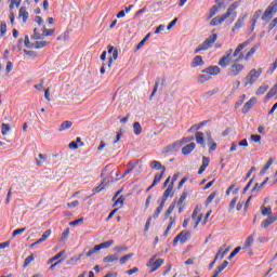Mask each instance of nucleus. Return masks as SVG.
<instances>
[{"label": "nucleus", "mask_w": 277, "mask_h": 277, "mask_svg": "<svg viewBox=\"0 0 277 277\" xmlns=\"http://www.w3.org/2000/svg\"><path fill=\"white\" fill-rule=\"evenodd\" d=\"M249 44H250V41H243L242 43L238 44L237 48L235 49L233 53V57H237V58L232 61L228 65L229 66L227 69L228 77H239L242 70H246V65L241 64V60H245V62H248L250 57H252V55H254L256 51H259V47H261V44L256 43L250 49V51L246 55H243V53H241V50L246 49V47H248Z\"/></svg>", "instance_id": "1"}, {"label": "nucleus", "mask_w": 277, "mask_h": 277, "mask_svg": "<svg viewBox=\"0 0 277 277\" xmlns=\"http://www.w3.org/2000/svg\"><path fill=\"white\" fill-rule=\"evenodd\" d=\"M237 8H239L238 1L232 3L225 14L221 16H215L214 18L211 19L210 27H217V25H222V23H224L226 18H230V16H233L230 23H233L237 18V12H236Z\"/></svg>", "instance_id": "2"}, {"label": "nucleus", "mask_w": 277, "mask_h": 277, "mask_svg": "<svg viewBox=\"0 0 277 277\" xmlns=\"http://www.w3.org/2000/svg\"><path fill=\"white\" fill-rule=\"evenodd\" d=\"M261 75H263V68L251 69L245 77V87L248 88V85H254Z\"/></svg>", "instance_id": "3"}, {"label": "nucleus", "mask_w": 277, "mask_h": 277, "mask_svg": "<svg viewBox=\"0 0 277 277\" xmlns=\"http://www.w3.org/2000/svg\"><path fill=\"white\" fill-rule=\"evenodd\" d=\"M276 12H277V0H274L264 11L262 15V21H264L265 23H269V19L274 18V14H276Z\"/></svg>", "instance_id": "4"}, {"label": "nucleus", "mask_w": 277, "mask_h": 277, "mask_svg": "<svg viewBox=\"0 0 277 277\" xmlns=\"http://www.w3.org/2000/svg\"><path fill=\"white\" fill-rule=\"evenodd\" d=\"M116 242L114 240H108L105 242H102L97 246H94L92 250H89L87 252V256H92L93 254H96L100 250H106L107 248H111Z\"/></svg>", "instance_id": "5"}, {"label": "nucleus", "mask_w": 277, "mask_h": 277, "mask_svg": "<svg viewBox=\"0 0 277 277\" xmlns=\"http://www.w3.org/2000/svg\"><path fill=\"white\" fill-rule=\"evenodd\" d=\"M163 263H166L163 259H156L155 256L149 259L147 262V267H151L149 273L155 274V272H157V269H159Z\"/></svg>", "instance_id": "6"}, {"label": "nucleus", "mask_w": 277, "mask_h": 277, "mask_svg": "<svg viewBox=\"0 0 277 277\" xmlns=\"http://www.w3.org/2000/svg\"><path fill=\"white\" fill-rule=\"evenodd\" d=\"M230 60H233V49L227 50L225 55L220 58L219 66L221 68H228L230 66Z\"/></svg>", "instance_id": "7"}, {"label": "nucleus", "mask_w": 277, "mask_h": 277, "mask_svg": "<svg viewBox=\"0 0 277 277\" xmlns=\"http://www.w3.org/2000/svg\"><path fill=\"white\" fill-rule=\"evenodd\" d=\"M200 207L198 206H196L193 211L192 220L195 222L194 228H198V225L202 222L203 214L200 213Z\"/></svg>", "instance_id": "8"}, {"label": "nucleus", "mask_w": 277, "mask_h": 277, "mask_svg": "<svg viewBox=\"0 0 277 277\" xmlns=\"http://www.w3.org/2000/svg\"><path fill=\"white\" fill-rule=\"evenodd\" d=\"M108 54L111 55L108 60V68H111V64L118 60V49L114 45H108Z\"/></svg>", "instance_id": "9"}, {"label": "nucleus", "mask_w": 277, "mask_h": 277, "mask_svg": "<svg viewBox=\"0 0 277 277\" xmlns=\"http://www.w3.org/2000/svg\"><path fill=\"white\" fill-rule=\"evenodd\" d=\"M246 18H248V14H245L238 17V19L236 21L235 25L232 28L233 34H235L236 31H239L241 27H243L246 23Z\"/></svg>", "instance_id": "10"}, {"label": "nucleus", "mask_w": 277, "mask_h": 277, "mask_svg": "<svg viewBox=\"0 0 277 277\" xmlns=\"http://www.w3.org/2000/svg\"><path fill=\"white\" fill-rule=\"evenodd\" d=\"M217 40V34H212L202 43L206 51H209L210 47H213L214 42Z\"/></svg>", "instance_id": "11"}, {"label": "nucleus", "mask_w": 277, "mask_h": 277, "mask_svg": "<svg viewBox=\"0 0 277 277\" xmlns=\"http://www.w3.org/2000/svg\"><path fill=\"white\" fill-rule=\"evenodd\" d=\"M120 260V255L117 253L108 254L103 258V263H106L107 265H114V263H118Z\"/></svg>", "instance_id": "12"}, {"label": "nucleus", "mask_w": 277, "mask_h": 277, "mask_svg": "<svg viewBox=\"0 0 277 277\" xmlns=\"http://www.w3.org/2000/svg\"><path fill=\"white\" fill-rule=\"evenodd\" d=\"M256 105V97L250 98L242 107V114H248Z\"/></svg>", "instance_id": "13"}, {"label": "nucleus", "mask_w": 277, "mask_h": 277, "mask_svg": "<svg viewBox=\"0 0 277 277\" xmlns=\"http://www.w3.org/2000/svg\"><path fill=\"white\" fill-rule=\"evenodd\" d=\"M202 72H206L207 75L216 76V75H220V72H222V69H220V67L215 65V66H210L203 69Z\"/></svg>", "instance_id": "14"}, {"label": "nucleus", "mask_w": 277, "mask_h": 277, "mask_svg": "<svg viewBox=\"0 0 277 277\" xmlns=\"http://www.w3.org/2000/svg\"><path fill=\"white\" fill-rule=\"evenodd\" d=\"M195 149H196V143H189L182 148V155L184 156L192 155V153H194Z\"/></svg>", "instance_id": "15"}, {"label": "nucleus", "mask_w": 277, "mask_h": 277, "mask_svg": "<svg viewBox=\"0 0 277 277\" xmlns=\"http://www.w3.org/2000/svg\"><path fill=\"white\" fill-rule=\"evenodd\" d=\"M150 168L153 169V170H162L161 172H160V174H162V176L166 174V168L161 164V162H159L158 160H153L151 162H150Z\"/></svg>", "instance_id": "16"}, {"label": "nucleus", "mask_w": 277, "mask_h": 277, "mask_svg": "<svg viewBox=\"0 0 277 277\" xmlns=\"http://www.w3.org/2000/svg\"><path fill=\"white\" fill-rule=\"evenodd\" d=\"M161 179H163V173L156 174L151 185L146 189V192H150V189H153L154 187H157V185L161 183Z\"/></svg>", "instance_id": "17"}, {"label": "nucleus", "mask_w": 277, "mask_h": 277, "mask_svg": "<svg viewBox=\"0 0 277 277\" xmlns=\"http://www.w3.org/2000/svg\"><path fill=\"white\" fill-rule=\"evenodd\" d=\"M198 66H205V60L201 55L195 56L192 62V68H198Z\"/></svg>", "instance_id": "18"}, {"label": "nucleus", "mask_w": 277, "mask_h": 277, "mask_svg": "<svg viewBox=\"0 0 277 277\" xmlns=\"http://www.w3.org/2000/svg\"><path fill=\"white\" fill-rule=\"evenodd\" d=\"M206 135L208 137V144H210L209 153H213L217 148V143L213 141V137L211 136V132H206Z\"/></svg>", "instance_id": "19"}, {"label": "nucleus", "mask_w": 277, "mask_h": 277, "mask_svg": "<svg viewBox=\"0 0 277 277\" xmlns=\"http://www.w3.org/2000/svg\"><path fill=\"white\" fill-rule=\"evenodd\" d=\"M211 159L207 156L202 157V164L198 170V174H202L205 172V170H207V168H209V163H210Z\"/></svg>", "instance_id": "20"}, {"label": "nucleus", "mask_w": 277, "mask_h": 277, "mask_svg": "<svg viewBox=\"0 0 277 277\" xmlns=\"http://www.w3.org/2000/svg\"><path fill=\"white\" fill-rule=\"evenodd\" d=\"M18 18H22L23 23H27L29 18V12H27V8L22 6L18 12Z\"/></svg>", "instance_id": "21"}, {"label": "nucleus", "mask_w": 277, "mask_h": 277, "mask_svg": "<svg viewBox=\"0 0 277 277\" xmlns=\"http://www.w3.org/2000/svg\"><path fill=\"white\" fill-rule=\"evenodd\" d=\"M81 146H83V141H81V137H77L76 141L69 143V148L71 150H77V148Z\"/></svg>", "instance_id": "22"}, {"label": "nucleus", "mask_w": 277, "mask_h": 277, "mask_svg": "<svg viewBox=\"0 0 277 277\" xmlns=\"http://www.w3.org/2000/svg\"><path fill=\"white\" fill-rule=\"evenodd\" d=\"M276 216H268V219L262 221V228H268L269 226H272V224H274V222H276Z\"/></svg>", "instance_id": "23"}, {"label": "nucleus", "mask_w": 277, "mask_h": 277, "mask_svg": "<svg viewBox=\"0 0 277 277\" xmlns=\"http://www.w3.org/2000/svg\"><path fill=\"white\" fill-rule=\"evenodd\" d=\"M220 92V88H214L211 91H207L201 95V98H211V96H215Z\"/></svg>", "instance_id": "24"}, {"label": "nucleus", "mask_w": 277, "mask_h": 277, "mask_svg": "<svg viewBox=\"0 0 277 277\" xmlns=\"http://www.w3.org/2000/svg\"><path fill=\"white\" fill-rule=\"evenodd\" d=\"M195 140H196L197 144H200V146H202V148H205V133L196 132Z\"/></svg>", "instance_id": "25"}, {"label": "nucleus", "mask_w": 277, "mask_h": 277, "mask_svg": "<svg viewBox=\"0 0 277 277\" xmlns=\"http://www.w3.org/2000/svg\"><path fill=\"white\" fill-rule=\"evenodd\" d=\"M173 189H174V182H171V184L164 190L162 198H164V200H168V198L172 196Z\"/></svg>", "instance_id": "26"}, {"label": "nucleus", "mask_w": 277, "mask_h": 277, "mask_svg": "<svg viewBox=\"0 0 277 277\" xmlns=\"http://www.w3.org/2000/svg\"><path fill=\"white\" fill-rule=\"evenodd\" d=\"M192 235L189 232H181L176 237L180 240V243H185Z\"/></svg>", "instance_id": "27"}, {"label": "nucleus", "mask_w": 277, "mask_h": 277, "mask_svg": "<svg viewBox=\"0 0 277 277\" xmlns=\"http://www.w3.org/2000/svg\"><path fill=\"white\" fill-rule=\"evenodd\" d=\"M274 163V158H269L266 162V164L264 166V168L260 171V176H263L264 174L267 173V170H269V168H272V164Z\"/></svg>", "instance_id": "28"}, {"label": "nucleus", "mask_w": 277, "mask_h": 277, "mask_svg": "<svg viewBox=\"0 0 277 277\" xmlns=\"http://www.w3.org/2000/svg\"><path fill=\"white\" fill-rule=\"evenodd\" d=\"M261 14H263L262 10H258L254 12L253 17H252V27H256V23L261 18Z\"/></svg>", "instance_id": "29"}, {"label": "nucleus", "mask_w": 277, "mask_h": 277, "mask_svg": "<svg viewBox=\"0 0 277 277\" xmlns=\"http://www.w3.org/2000/svg\"><path fill=\"white\" fill-rule=\"evenodd\" d=\"M64 254H66V251L58 252L56 255L48 260V265H51V263H55V261H60V259H62Z\"/></svg>", "instance_id": "30"}, {"label": "nucleus", "mask_w": 277, "mask_h": 277, "mask_svg": "<svg viewBox=\"0 0 277 277\" xmlns=\"http://www.w3.org/2000/svg\"><path fill=\"white\" fill-rule=\"evenodd\" d=\"M44 47H49V41H36L31 49H44Z\"/></svg>", "instance_id": "31"}, {"label": "nucleus", "mask_w": 277, "mask_h": 277, "mask_svg": "<svg viewBox=\"0 0 277 277\" xmlns=\"http://www.w3.org/2000/svg\"><path fill=\"white\" fill-rule=\"evenodd\" d=\"M169 221H170V223H169V225L167 226V229H166V232H164V237H168V235H169V233H170V230H172V226H174V224H176V219H174V217H170L169 219Z\"/></svg>", "instance_id": "32"}, {"label": "nucleus", "mask_w": 277, "mask_h": 277, "mask_svg": "<svg viewBox=\"0 0 277 277\" xmlns=\"http://www.w3.org/2000/svg\"><path fill=\"white\" fill-rule=\"evenodd\" d=\"M51 237V229L45 230L41 238L37 240V243H43V241H47Z\"/></svg>", "instance_id": "33"}, {"label": "nucleus", "mask_w": 277, "mask_h": 277, "mask_svg": "<svg viewBox=\"0 0 277 277\" xmlns=\"http://www.w3.org/2000/svg\"><path fill=\"white\" fill-rule=\"evenodd\" d=\"M105 187H107V179H104L102 183L94 188L95 194H101Z\"/></svg>", "instance_id": "34"}, {"label": "nucleus", "mask_w": 277, "mask_h": 277, "mask_svg": "<svg viewBox=\"0 0 277 277\" xmlns=\"http://www.w3.org/2000/svg\"><path fill=\"white\" fill-rule=\"evenodd\" d=\"M267 90H269V87L267 84H262L261 87H259L255 94H256V96H263V94H265V92H267Z\"/></svg>", "instance_id": "35"}, {"label": "nucleus", "mask_w": 277, "mask_h": 277, "mask_svg": "<svg viewBox=\"0 0 277 277\" xmlns=\"http://www.w3.org/2000/svg\"><path fill=\"white\" fill-rule=\"evenodd\" d=\"M72 127V121H64L61 123L58 131H68Z\"/></svg>", "instance_id": "36"}, {"label": "nucleus", "mask_w": 277, "mask_h": 277, "mask_svg": "<svg viewBox=\"0 0 277 277\" xmlns=\"http://www.w3.org/2000/svg\"><path fill=\"white\" fill-rule=\"evenodd\" d=\"M134 135H142V124L140 122L133 123Z\"/></svg>", "instance_id": "37"}, {"label": "nucleus", "mask_w": 277, "mask_h": 277, "mask_svg": "<svg viewBox=\"0 0 277 277\" xmlns=\"http://www.w3.org/2000/svg\"><path fill=\"white\" fill-rule=\"evenodd\" d=\"M134 254L133 253H129L127 255H123L122 258L119 259V263L120 265H124V263H127L128 261H130V259H133Z\"/></svg>", "instance_id": "38"}, {"label": "nucleus", "mask_w": 277, "mask_h": 277, "mask_svg": "<svg viewBox=\"0 0 277 277\" xmlns=\"http://www.w3.org/2000/svg\"><path fill=\"white\" fill-rule=\"evenodd\" d=\"M9 1H10V5H9L10 10H14V5L15 8H21V3L23 2V0H9Z\"/></svg>", "instance_id": "39"}, {"label": "nucleus", "mask_w": 277, "mask_h": 277, "mask_svg": "<svg viewBox=\"0 0 277 277\" xmlns=\"http://www.w3.org/2000/svg\"><path fill=\"white\" fill-rule=\"evenodd\" d=\"M252 243H254V234H252L251 236H249L247 238V240L245 241V246L243 248H250L252 246Z\"/></svg>", "instance_id": "40"}, {"label": "nucleus", "mask_w": 277, "mask_h": 277, "mask_svg": "<svg viewBox=\"0 0 277 277\" xmlns=\"http://www.w3.org/2000/svg\"><path fill=\"white\" fill-rule=\"evenodd\" d=\"M36 255L30 254L29 256H27L24 261V265L23 267H29V265L31 264L32 261H35Z\"/></svg>", "instance_id": "41"}, {"label": "nucleus", "mask_w": 277, "mask_h": 277, "mask_svg": "<svg viewBox=\"0 0 277 277\" xmlns=\"http://www.w3.org/2000/svg\"><path fill=\"white\" fill-rule=\"evenodd\" d=\"M175 207H176V205L174 202L169 206L168 210L164 213L166 220H168L170 217V215H172V211H174Z\"/></svg>", "instance_id": "42"}, {"label": "nucleus", "mask_w": 277, "mask_h": 277, "mask_svg": "<svg viewBox=\"0 0 277 277\" xmlns=\"http://www.w3.org/2000/svg\"><path fill=\"white\" fill-rule=\"evenodd\" d=\"M126 200H127V197L121 195L117 200H115V203L113 205V207H118V205H120V207H122L124 205Z\"/></svg>", "instance_id": "43"}, {"label": "nucleus", "mask_w": 277, "mask_h": 277, "mask_svg": "<svg viewBox=\"0 0 277 277\" xmlns=\"http://www.w3.org/2000/svg\"><path fill=\"white\" fill-rule=\"evenodd\" d=\"M239 252H241V247H236L233 250V252L229 254L228 261H233V259H235V256H237V254H239Z\"/></svg>", "instance_id": "44"}, {"label": "nucleus", "mask_w": 277, "mask_h": 277, "mask_svg": "<svg viewBox=\"0 0 277 277\" xmlns=\"http://www.w3.org/2000/svg\"><path fill=\"white\" fill-rule=\"evenodd\" d=\"M187 196H189V192L184 190L177 201V205H183V202H185V200H187Z\"/></svg>", "instance_id": "45"}, {"label": "nucleus", "mask_w": 277, "mask_h": 277, "mask_svg": "<svg viewBox=\"0 0 277 277\" xmlns=\"http://www.w3.org/2000/svg\"><path fill=\"white\" fill-rule=\"evenodd\" d=\"M25 55L29 57L30 60H36L38 57V53L30 51V50H24Z\"/></svg>", "instance_id": "46"}, {"label": "nucleus", "mask_w": 277, "mask_h": 277, "mask_svg": "<svg viewBox=\"0 0 277 277\" xmlns=\"http://www.w3.org/2000/svg\"><path fill=\"white\" fill-rule=\"evenodd\" d=\"M217 196V193H212L208 196V198L206 199V207H209V205H211V202H213V200L215 199V197Z\"/></svg>", "instance_id": "47"}, {"label": "nucleus", "mask_w": 277, "mask_h": 277, "mask_svg": "<svg viewBox=\"0 0 277 277\" xmlns=\"http://www.w3.org/2000/svg\"><path fill=\"white\" fill-rule=\"evenodd\" d=\"M8 31V24L5 22L0 23V36H5Z\"/></svg>", "instance_id": "48"}, {"label": "nucleus", "mask_w": 277, "mask_h": 277, "mask_svg": "<svg viewBox=\"0 0 277 277\" xmlns=\"http://www.w3.org/2000/svg\"><path fill=\"white\" fill-rule=\"evenodd\" d=\"M262 215L267 216V215H272V207H262Z\"/></svg>", "instance_id": "49"}, {"label": "nucleus", "mask_w": 277, "mask_h": 277, "mask_svg": "<svg viewBox=\"0 0 277 277\" xmlns=\"http://www.w3.org/2000/svg\"><path fill=\"white\" fill-rule=\"evenodd\" d=\"M138 164H140V160H135L134 162H129L128 169L130 170V172H133V170H135V168H137Z\"/></svg>", "instance_id": "50"}, {"label": "nucleus", "mask_w": 277, "mask_h": 277, "mask_svg": "<svg viewBox=\"0 0 277 277\" xmlns=\"http://www.w3.org/2000/svg\"><path fill=\"white\" fill-rule=\"evenodd\" d=\"M211 79V76L209 75H199L198 81L199 83H205L206 81H209Z\"/></svg>", "instance_id": "51"}, {"label": "nucleus", "mask_w": 277, "mask_h": 277, "mask_svg": "<svg viewBox=\"0 0 277 277\" xmlns=\"http://www.w3.org/2000/svg\"><path fill=\"white\" fill-rule=\"evenodd\" d=\"M229 250H230L229 248H226L225 250L224 249H219L216 254H219L220 259H224L225 254H228Z\"/></svg>", "instance_id": "52"}, {"label": "nucleus", "mask_w": 277, "mask_h": 277, "mask_svg": "<svg viewBox=\"0 0 277 277\" xmlns=\"http://www.w3.org/2000/svg\"><path fill=\"white\" fill-rule=\"evenodd\" d=\"M1 133H2V135H8V132L10 131V124H8V123H2L1 124Z\"/></svg>", "instance_id": "53"}, {"label": "nucleus", "mask_w": 277, "mask_h": 277, "mask_svg": "<svg viewBox=\"0 0 277 277\" xmlns=\"http://www.w3.org/2000/svg\"><path fill=\"white\" fill-rule=\"evenodd\" d=\"M34 40H42V34L38 32V28L34 29V35H32Z\"/></svg>", "instance_id": "54"}, {"label": "nucleus", "mask_w": 277, "mask_h": 277, "mask_svg": "<svg viewBox=\"0 0 277 277\" xmlns=\"http://www.w3.org/2000/svg\"><path fill=\"white\" fill-rule=\"evenodd\" d=\"M239 201V197H235L230 202H229V208L228 211H233V209H235V205H237V202Z\"/></svg>", "instance_id": "55"}, {"label": "nucleus", "mask_w": 277, "mask_h": 277, "mask_svg": "<svg viewBox=\"0 0 277 277\" xmlns=\"http://www.w3.org/2000/svg\"><path fill=\"white\" fill-rule=\"evenodd\" d=\"M53 34H55V30H54V29L44 28V29H43L42 37L45 38L47 36H53Z\"/></svg>", "instance_id": "56"}, {"label": "nucleus", "mask_w": 277, "mask_h": 277, "mask_svg": "<svg viewBox=\"0 0 277 277\" xmlns=\"http://www.w3.org/2000/svg\"><path fill=\"white\" fill-rule=\"evenodd\" d=\"M25 230H27V228H17L12 233V237H17V235H23V233H25Z\"/></svg>", "instance_id": "57"}, {"label": "nucleus", "mask_w": 277, "mask_h": 277, "mask_svg": "<svg viewBox=\"0 0 277 277\" xmlns=\"http://www.w3.org/2000/svg\"><path fill=\"white\" fill-rule=\"evenodd\" d=\"M200 129H202V124H193V126L188 129V133H192V131H200Z\"/></svg>", "instance_id": "58"}, {"label": "nucleus", "mask_w": 277, "mask_h": 277, "mask_svg": "<svg viewBox=\"0 0 277 277\" xmlns=\"http://www.w3.org/2000/svg\"><path fill=\"white\" fill-rule=\"evenodd\" d=\"M24 44L27 49H32L34 43L29 41V36H26L24 39Z\"/></svg>", "instance_id": "59"}, {"label": "nucleus", "mask_w": 277, "mask_h": 277, "mask_svg": "<svg viewBox=\"0 0 277 277\" xmlns=\"http://www.w3.org/2000/svg\"><path fill=\"white\" fill-rule=\"evenodd\" d=\"M195 137L194 136H186V137H183L181 143L182 144H189V142H194Z\"/></svg>", "instance_id": "60"}, {"label": "nucleus", "mask_w": 277, "mask_h": 277, "mask_svg": "<svg viewBox=\"0 0 277 277\" xmlns=\"http://www.w3.org/2000/svg\"><path fill=\"white\" fill-rule=\"evenodd\" d=\"M251 140H252V142H254L255 144H259V142H261V135H259V134H252V135H251Z\"/></svg>", "instance_id": "61"}, {"label": "nucleus", "mask_w": 277, "mask_h": 277, "mask_svg": "<svg viewBox=\"0 0 277 277\" xmlns=\"http://www.w3.org/2000/svg\"><path fill=\"white\" fill-rule=\"evenodd\" d=\"M77 224H83V219H78V220H75V221H71L69 223V226H77Z\"/></svg>", "instance_id": "62"}, {"label": "nucleus", "mask_w": 277, "mask_h": 277, "mask_svg": "<svg viewBox=\"0 0 277 277\" xmlns=\"http://www.w3.org/2000/svg\"><path fill=\"white\" fill-rule=\"evenodd\" d=\"M78 205H79V200H76L72 202H68L67 207H68V209H75Z\"/></svg>", "instance_id": "63"}, {"label": "nucleus", "mask_w": 277, "mask_h": 277, "mask_svg": "<svg viewBox=\"0 0 277 277\" xmlns=\"http://www.w3.org/2000/svg\"><path fill=\"white\" fill-rule=\"evenodd\" d=\"M261 189H263V186H261L259 183H255L254 187L252 188V194L255 192H261Z\"/></svg>", "instance_id": "64"}]
</instances>
